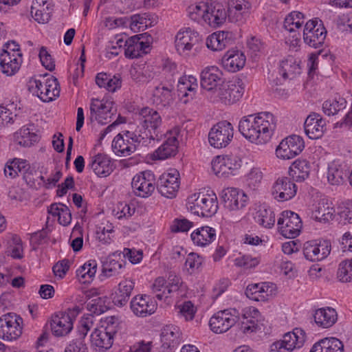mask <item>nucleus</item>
Returning <instances> with one entry per match:
<instances>
[{
    "instance_id": "0eeeda50",
    "label": "nucleus",
    "mask_w": 352,
    "mask_h": 352,
    "mask_svg": "<svg viewBox=\"0 0 352 352\" xmlns=\"http://www.w3.org/2000/svg\"><path fill=\"white\" fill-rule=\"evenodd\" d=\"M234 129L232 124L227 120H223L217 122L210 129L208 141L214 148H225L232 141Z\"/></svg>"
},
{
    "instance_id": "a211bd4d",
    "label": "nucleus",
    "mask_w": 352,
    "mask_h": 352,
    "mask_svg": "<svg viewBox=\"0 0 352 352\" xmlns=\"http://www.w3.org/2000/svg\"><path fill=\"white\" fill-rule=\"evenodd\" d=\"M241 163V160L236 156L219 155L212 160L211 164L212 171L217 177H226L234 175L233 172L240 168Z\"/></svg>"
},
{
    "instance_id": "9d476101",
    "label": "nucleus",
    "mask_w": 352,
    "mask_h": 352,
    "mask_svg": "<svg viewBox=\"0 0 352 352\" xmlns=\"http://www.w3.org/2000/svg\"><path fill=\"white\" fill-rule=\"evenodd\" d=\"M245 91V85L239 77L234 78L219 87L217 92L221 101L226 104H233L240 100Z\"/></svg>"
},
{
    "instance_id": "37998d69",
    "label": "nucleus",
    "mask_w": 352,
    "mask_h": 352,
    "mask_svg": "<svg viewBox=\"0 0 352 352\" xmlns=\"http://www.w3.org/2000/svg\"><path fill=\"white\" fill-rule=\"evenodd\" d=\"M206 0L192 4L188 8V14L191 20L200 23L206 19Z\"/></svg>"
},
{
    "instance_id": "aec40b11",
    "label": "nucleus",
    "mask_w": 352,
    "mask_h": 352,
    "mask_svg": "<svg viewBox=\"0 0 352 352\" xmlns=\"http://www.w3.org/2000/svg\"><path fill=\"white\" fill-rule=\"evenodd\" d=\"M161 352H173L182 341L180 329L173 324L166 325L161 331Z\"/></svg>"
},
{
    "instance_id": "f03ea898",
    "label": "nucleus",
    "mask_w": 352,
    "mask_h": 352,
    "mask_svg": "<svg viewBox=\"0 0 352 352\" xmlns=\"http://www.w3.org/2000/svg\"><path fill=\"white\" fill-rule=\"evenodd\" d=\"M103 324L96 329L91 335V342L98 352L109 349L113 342L114 336L120 329L119 318L114 316L106 317Z\"/></svg>"
},
{
    "instance_id": "8fccbe9b",
    "label": "nucleus",
    "mask_w": 352,
    "mask_h": 352,
    "mask_svg": "<svg viewBox=\"0 0 352 352\" xmlns=\"http://www.w3.org/2000/svg\"><path fill=\"white\" fill-rule=\"evenodd\" d=\"M12 109H16L14 102L7 104L6 107L0 106V125L4 126L13 122V119L16 116V113H12Z\"/></svg>"
},
{
    "instance_id": "0e129e2a",
    "label": "nucleus",
    "mask_w": 352,
    "mask_h": 352,
    "mask_svg": "<svg viewBox=\"0 0 352 352\" xmlns=\"http://www.w3.org/2000/svg\"><path fill=\"white\" fill-rule=\"evenodd\" d=\"M60 206V213L58 217V221L60 225L63 226H67L71 223L72 213L70 210L66 205L61 204Z\"/></svg>"
},
{
    "instance_id": "a19ab883",
    "label": "nucleus",
    "mask_w": 352,
    "mask_h": 352,
    "mask_svg": "<svg viewBox=\"0 0 352 352\" xmlns=\"http://www.w3.org/2000/svg\"><path fill=\"white\" fill-rule=\"evenodd\" d=\"M254 219L260 226L271 228L275 223V214L270 208L263 206L256 212Z\"/></svg>"
},
{
    "instance_id": "473e14b6",
    "label": "nucleus",
    "mask_w": 352,
    "mask_h": 352,
    "mask_svg": "<svg viewBox=\"0 0 352 352\" xmlns=\"http://www.w3.org/2000/svg\"><path fill=\"white\" fill-rule=\"evenodd\" d=\"M174 86L162 82L155 87L153 91V102L157 105L166 107L173 101Z\"/></svg>"
},
{
    "instance_id": "774afa93",
    "label": "nucleus",
    "mask_w": 352,
    "mask_h": 352,
    "mask_svg": "<svg viewBox=\"0 0 352 352\" xmlns=\"http://www.w3.org/2000/svg\"><path fill=\"white\" fill-rule=\"evenodd\" d=\"M181 285L180 278L175 274H170L168 278V285L165 287L167 294L177 292Z\"/></svg>"
},
{
    "instance_id": "c9c22d12",
    "label": "nucleus",
    "mask_w": 352,
    "mask_h": 352,
    "mask_svg": "<svg viewBox=\"0 0 352 352\" xmlns=\"http://www.w3.org/2000/svg\"><path fill=\"white\" fill-rule=\"evenodd\" d=\"M311 166L308 161L297 160L290 166L289 175L294 181L302 182L308 178Z\"/></svg>"
},
{
    "instance_id": "72a5a7b5",
    "label": "nucleus",
    "mask_w": 352,
    "mask_h": 352,
    "mask_svg": "<svg viewBox=\"0 0 352 352\" xmlns=\"http://www.w3.org/2000/svg\"><path fill=\"white\" fill-rule=\"evenodd\" d=\"M314 319L318 327L327 329L336 322L338 314L335 309L327 307L316 309L314 314Z\"/></svg>"
},
{
    "instance_id": "c03bdc74",
    "label": "nucleus",
    "mask_w": 352,
    "mask_h": 352,
    "mask_svg": "<svg viewBox=\"0 0 352 352\" xmlns=\"http://www.w3.org/2000/svg\"><path fill=\"white\" fill-rule=\"evenodd\" d=\"M251 8V4L249 1L245 0H235L233 2L231 8H229L228 16L232 19V14L233 12L236 15L234 20L236 21H240L243 14L248 12ZM234 21V19H232Z\"/></svg>"
},
{
    "instance_id": "de8ad7c7",
    "label": "nucleus",
    "mask_w": 352,
    "mask_h": 352,
    "mask_svg": "<svg viewBox=\"0 0 352 352\" xmlns=\"http://www.w3.org/2000/svg\"><path fill=\"white\" fill-rule=\"evenodd\" d=\"M20 138H18L19 144L29 147L39 140L38 135L28 127H22L19 131Z\"/></svg>"
},
{
    "instance_id": "13d9d810",
    "label": "nucleus",
    "mask_w": 352,
    "mask_h": 352,
    "mask_svg": "<svg viewBox=\"0 0 352 352\" xmlns=\"http://www.w3.org/2000/svg\"><path fill=\"white\" fill-rule=\"evenodd\" d=\"M235 265L239 267H243L245 268L254 267L258 264V261L256 258H252L250 256L244 255L241 257L235 259Z\"/></svg>"
},
{
    "instance_id": "1a4fd4ad",
    "label": "nucleus",
    "mask_w": 352,
    "mask_h": 352,
    "mask_svg": "<svg viewBox=\"0 0 352 352\" xmlns=\"http://www.w3.org/2000/svg\"><path fill=\"white\" fill-rule=\"evenodd\" d=\"M305 337L303 329L295 328L292 332L285 333L283 340L274 342L270 346V352H291L303 345Z\"/></svg>"
},
{
    "instance_id": "393cba45",
    "label": "nucleus",
    "mask_w": 352,
    "mask_h": 352,
    "mask_svg": "<svg viewBox=\"0 0 352 352\" xmlns=\"http://www.w3.org/2000/svg\"><path fill=\"white\" fill-rule=\"evenodd\" d=\"M275 287L274 284L269 283L249 285L246 288L245 295L252 300L265 302L274 294Z\"/></svg>"
},
{
    "instance_id": "b1692460",
    "label": "nucleus",
    "mask_w": 352,
    "mask_h": 352,
    "mask_svg": "<svg viewBox=\"0 0 352 352\" xmlns=\"http://www.w3.org/2000/svg\"><path fill=\"white\" fill-rule=\"evenodd\" d=\"M223 82V73L217 67H206L201 74V86L206 90L217 92Z\"/></svg>"
},
{
    "instance_id": "c756f323",
    "label": "nucleus",
    "mask_w": 352,
    "mask_h": 352,
    "mask_svg": "<svg viewBox=\"0 0 352 352\" xmlns=\"http://www.w3.org/2000/svg\"><path fill=\"white\" fill-rule=\"evenodd\" d=\"M132 312L138 317H146L155 311L156 306L146 295H137L130 302Z\"/></svg>"
},
{
    "instance_id": "20e7f679",
    "label": "nucleus",
    "mask_w": 352,
    "mask_h": 352,
    "mask_svg": "<svg viewBox=\"0 0 352 352\" xmlns=\"http://www.w3.org/2000/svg\"><path fill=\"white\" fill-rule=\"evenodd\" d=\"M139 121L146 140H160L163 135L162 120L160 113L149 107L142 108L139 111Z\"/></svg>"
},
{
    "instance_id": "e2e57ef3",
    "label": "nucleus",
    "mask_w": 352,
    "mask_h": 352,
    "mask_svg": "<svg viewBox=\"0 0 352 352\" xmlns=\"http://www.w3.org/2000/svg\"><path fill=\"white\" fill-rule=\"evenodd\" d=\"M203 263V258L195 252L190 253L186 260L185 265L190 269H198Z\"/></svg>"
},
{
    "instance_id": "f257e3e1",
    "label": "nucleus",
    "mask_w": 352,
    "mask_h": 352,
    "mask_svg": "<svg viewBox=\"0 0 352 352\" xmlns=\"http://www.w3.org/2000/svg\"><path fill=\"white\" fill-rule=\"evenodd\" d=\"M275 128L274 116L269 112L244 116L239 124V131L244 138L259 144L269 141Z\"/></svg>"
},
{
    "instance_id": "f704fd0d",
    "label": "nucleus",
    "mask_w": 352,
    "mask_h": 352,
    "mask_svg": "<svg viewBox=\"0 0 352 352\" xmlns=\"http://www.w3.org/2000/svg\"><path fill=\"white\" fill-rule=\"evenodd\" d=\"M231 36V33L228 32H214L207 38L206 45L213 51H221L226 46L232 44Z\"/></svg>"
},
{
    "instance_id": "4be33fe9",
    "label": "nucleus",
    "mask_w": 352,
    "mask_h": 352,
    "mask_svg": "<svg viewBox=\"0 0 352 352\" xmlns=\"http://www.w3.org/2000/svg\"><path fill=\"white\" fill-rule=\"evenodd\" d=\"M296 185L288 177L278 178L272 189V195L278 201H285L292 199L296 195Z\"/></svg>"
},
{
    "instance_id": "6ab92c4d",
    "label": "nucleus",
    "mask_w": 352,
    "mask_h": 352,
    "mask_svg": "<svg viewBox=\"0 0 352 352\" xmlns=\"http://www.w3.org/2000/svg\"><path fill=\"white\" fill-rule=\"evenodd\" d=\"M201 41L202 38L199 34L188 28L184 31H180L177 34L175 41V48L179 54H188L194 47L197 49Z\"/></svg>"
},
{
    "instance_id": "bf43d9fd",
    "label": "nucleus",
    "mask_w": 352,
    "mask_h": 352,
    "mask_svg": "<svg viewBox=\"0 0 352 352\" xmlns=\"http://www.w3.org/2000/svg\"><path fill=\"white\" fill-rule=\"evenodd\" d=\"M191 85L186 80H182V77L178 81V91L182 97H190L192 99L195 96V91L191 90Z\"/></svg>"
},
{
    "instance_id": "09e8293b",
    "label": "nucleus",
    "mask_w": 352,
    "mask_h": 352,
    "mask_svg": "<svg viewBox=\"0 0 352 352\" xmlns=\"http://www.w3.org/2000/svg\"><path fill=\"white\" fill-rule=\"evenodd\" d=\"M337 278L342 283L352 281V258L344 260L339 264Z\"/></svg>"
},
{
    "instance_id": "39448f33",
    "label": "nucleus",
    "mask_w": 352,
    "mask_h": 352,
    "mask_svg": "<svg viewBox=\"0 0 352 352\" xmlns=\"http://www.w3.org/2000/svg\"><path fill=\"white\" fill-rule=\"evenodd\" d=\"M80 312V308L76 306L68 309L65 312H59L52 317L50 322L52 334L56 337L67 335L73 329V321Z\"/></svg>"
},
{
    "instance_id": "e433bc0d",
    "label": "nucleus",
    "mask_w": 352,
    "mask_h": 352,
    "mask_svg": "<svg viewBox=\"0 0 352 352\" xmlns=\"http://www.w3.org/2000/svg\"><path fill=\"white\" fill-rule=\"evenodd\" d=\"M191 239L195 244L205 246L216 239V230L209 226H203L191 234Z\"/></svg>"
},
{
    "instance_id": "4468645a",
    "label": "nucleus",
    "mask_w": 352,
    "mask_h": 352,
    "mask_svg": "<svg viewBox=\"0 0 352 352\" xmlns=\"http://www.w3.org/2000/svg\"><path fill=\"white\" fill-rule=\"evenodd\" d=\"M305 148L304 141L293 135L283 140L276 149V156L282 160H290L299 155Z\"/></svg>"
},
{
    "instance_id": "4d7b16f0",
    "label": "nucleus",
    "mask_w": 352,
    "mask_h": 352,
    "mask_svg": "<svg viewBox=\"0 0 352 352\" xmlns=\"http://www.w3.org/2000/svg\"><path fill=\"white\" fill-rule=\"evenodd\" d=\"M69 269V261L63 259L56 263L52 267L55 276L63 278Z\"/></svg>"
},
{
    "instance_id": "603ef678",
    "label": "nucleus",
    "mask_w": 352,
    "mask_h": 352,
    "mask_svg": "<svg viewBox=\"0 0 352 352\" xmlns=\"http://www.w3.org/2000/svg\"><path fill=\"white\" fill-rule=\"evenodd\" d=\"M45 83L48 89L47 94H50V98H51L52 100H54L56 97L59 96L60 85L56 78L51 76L50 77L45 79Z\"/></svg>"
},
{
    "instance_id": "a878e982",
    "label": "nucleus",
    "mask_w": 352,
    "mask_h": 352,
    "mask_svg": "<svg viewBox=\"0 0 352 352\" xmlns=\"http://www.w3.org/2000/svg\"><path fill=\"white\" fill-rule=\"evenodd\" d=\"M326 122L316 113H311L305 120L304 129L306 135L312 140L320 138L325 129Z\"/></svg>"
},
{
    "instance_id": "cd10ccee",
    "label": "nucleus",
    "mask_w": 352,
    "mask_h": 352,
    "mask_svg": "<svg viewBox=\"0 0 352 352\" xmlns=\"http://www.w3.org/2000/svg\"><path fill=\"white\" fill-rule=\"evenodd\" d=\"M22 53L3 51L0 54V66L2 72L8 76L14 74L20 68L22 63Z\"/></svg>"
},
{
    "instance_id": "f8f14e48",
    "label": "nucleus",
    "mask_w": 352,
    "mask_h": 352,
    "mask_svg": "<svg viewBox=\"0 0 352 352\" xmlns=\"http://www.w3.org/2000/svg\"><path fill=\"white\" fill-rule=\"evenodd\" d=\"M277 224L280 234L289 239L297 236L302 228V221L299 216L290 210H285L281 212Z\"/></svg>"
},
{
    "instance_id": "ea45409f",
    "label": "nucleus",
    "mask_w": 352,
    "mask_h": 352,
    "mask_svg": "<svg viewBox=\"0 0 352 352\" xmlns=\"http://www.w3.org/2000/svg\"><path fill=\"white\" fill-rule=\"evenodd\" d=\"M177 139L171 136L155 151L154 156L158 160H165L176 155L177 152Z\"/></svg>"
},
{
    "instance_id": "864d4df0",
    "label": "nucleus",
    "mask_w": 352,
    "mask_h": 352,
    "mask_svg": "<svg viewBox=\"0 0 352 352\" xmlns=\"http://www.w3.org/2000/svg\"><path fill=\"white\" fill-rule=\"evenodd\" d=\"M42 65L49 71L52 72L55 69L54 60L48 53L45 47H41L38 54Z\"/></svg>"
},
{
    "instance_id": "dca6fc26",
    "label": "nucleus",
    "mask_w": 352,
    "mask_h": 352,
    "mask_svg": "<svg viewBox=\"0 0 352 352\" xmlns=\"http://www.w3.org/2000/svg\"><path fill=\"white\" fill-rule=\"evenodd\" d=\"M135 195L143 198L148 197L155 188V177L151 170H146L135 175L131 182Z\"/></svg>"
},
{
    "instance_id": "2eb2a0df",
    "label": "nucleus",
    "mask_w": 352,
    "mask_h": 352,
    "mask_svg": "<svg viewBox=\"0 0 352 352\" xmlns=\"http://www.w3.org/2000/svg\"><path fill=\"white\" fill-rule=\"evenodd\" d=\"M205 23L213 28L221 27L228 16V10L222 3L206 0Z\"/></svg>"
},
{
    "instance_id": "423d86ee",
    "label": "nucleus",
    "mask_w": 352,
    "mask_h": 352,
    "mask_svg": "<svg viewBox=\"0 0 352 352\" xmlns=\"http://www.w3.org/2000/svg\"><path fill=\"white\" fill-rule=\"evenodd\" d=\"M239 320V312L236 309H226L219 311L210 319V329L215 333L228 331Z\"/></svg>"
},
{
    "instance_id": "7ed1b4c3",
    "label": "nucleus",
    "mask_w": 352,
    "mask_h": 352,
    "mask_svg": "<svg viewBox=\"0 0 352 352\" xmlns=\"http://www.w3.org/2000/svg\"><path fill=\"white\" fill-rule=\"evenodd\" d=\"M187 208L192 214L201 217H212L218 210L219 205L216 194L195 193L188 197Z\"/></svg>"
},
{
    "instance_id": "6e6552de",
    "label": "nucleus",
    "mask_w": 352,
    "mask_h": 352,
    "mask_svg": "<svg viewBox=\"0 0 352 352\" xmlns=\"http://www.w3.org/2000/svg\"><path fill=\"white\" fill-rule=\"evenodd\" d=\"M113 105L114 102L111 99L92 98L90 103V120H96L101 124L111 122L112 116L116 112Z\"/></svg>"
},
{
    "instance_id": "412c9836",
    "label": "nucleus",
    "mask_w": 352,
    "mask_h": 352,
    "mask_svg": "<svg viewBox=\"0 0 352 352\" xmlns=\"http://www.w3.org/2000/svg\"><path fill=\"white\" fill-rule=\"evenodd\" d=\"M220 197L223 201L225 208L230 210H239L243 208L248 202V196L243 191L235 188L223 189Z\"/></svg>"
},
{
    "instance_id": "3c124183",
    "label": "nucleus",
    "mask_w": 352,
    "mask_h": 352,
    "mask_svg": "<svg viewBox=\"0 0 352 352\" xmlns=\"http://www.w3.org/2000/svg\"><path fill=\"white\" fill-rule=\"evenodd\" d=\"M193 226V223L185 218L175 219L170 226L172 232H188Z\"/></svg>"
},
{
    "instance_id": "79ce46f5",
    "label": "nucleus",
    "mask_w": 352,
    "mask_h": 352,
    "mask_svg": "<svg viewBox=\"0 0 352 352\" xmlns=\"http://www.w3.org/2000/svg\"><path fill=\"white\" fill-rule=\"evenodd\" d=\"M97 270V263L95 260L85 263L76 270V276L82 283H89L92 281Z\"/></svg>"
},
{
    "instance_id": "6e6d98bb",
    "label": "nucleus",
    "mask_w": 352,
    "mask_h": 352,
    "mask_svg": "<svg viewBox=\"0 0 352 352\" xmlns=\"http://www.w3.org/2000/svg\"><path fill=\"white\" fill-rule=\"evenodd\" d=\"M324 347L329 348V352H344V344L336 338H329V340H325Z\"/></svg>"
},
{
    "instance_id": "4c0bfd02",
    "label": "nucleus",
    "mask_w": 352,
    "mask_h": 352,
    "mask_svg": "<svg viewBox=\"0 0 352 352\" xmlns=\"http://www.w3.org/2000/svg\"><path fill=\"white\" fill-rule=\"evenodd\" d=\"M138 144L133 142H126L124 135L118 134L112 142V148L114 153L120 156H129L136 150Z\"/></svg>"
},
{
    "instance_id": "680f3d73",
    "label": "nucleus",
    "mask_w": 352,
    "mask_h": 352,
    "mask_svg": "<svg viewBox=\"0 0 352 352\" xmlns=\"http://www.w3.org/2000/svg\"><path fill=\"white\" fill-rule=\"evenodd\" d=\"M294 17L299 21H303L304 14L302 12L294 11L289 14L284 21V28L290 32H295L294 28L290 27V24L294 23Z\"/></svg>"
},
{
    "instance_id": "58836bf2",
    "label": "nucleus",
    "mask_w": 352,
    "mask_h": 352,
    "mask_svg": "<svg viewBox=\"0 0 352 352\" xmlns=\"http://www.w3.org/2000/svg\"><path fill=\"white\" fill-rule=\"evenodd\" d=\"M138 36H139L135 35L125 41L124 54L126 57L135 58L148 53V50H145L143 43H140V38Z\"/></svg>"
},
{
    "instance_id": "5fc2aeb1",
    "label": "nucleus",
    "mask_w": 352,
    "mask_h": 352,
    "mask_svg": "<svg viewBox=\"0 0 352 352\" xmlns=\"http://www.w3.org/2000/svg\"><path fill=\"white\" fill-rule=\"evenodd\" d=\"M240 325V329L244 333L254 332L258 327L257 320L252 318H248L245 315L243 316V320L241 322Z\"/></svg>"
},
{
    "instance_id": "ddd939ff",
    "label": "nucleus",
    "mask_w": 352,
    "mask_h": 352,
    "mask_svg": "<svg viewBox=\"0 0 352 352\" xmlns=\"http://www.w3.org/2000/svg\"><path fill=\"white\" fill-rule=\"evenodd\" d=\"M22 318L12 313L0 317V338L6 340L17 339L22 333Z\"/></svg>"
},
{
    "instance_id": "7c9ffc66",
    "label": "nucleus",
    "mask_w": 352,
    "mask_h": 352,
    "mask_svg": "<svg viewBox=\"0 0 352 352\" xmlns=\"http://www.w3.org/2000/svg\"><path fill=\"white\" fill-rule=\"evenodd\" d=\"M134 285L133 280L128 279L121 281L118 284V288L112 294L113 302L116 306L122 307L127 304Z\"/></svg>"
},
{
    "instance_id": "49530a36",
    "label": "nucleus",
    "mask_w": 352,
    "mask_h": 352,
    "mask_svg": "<svg viewBox=\"0 0 352 352\" xmlns=\"http://www.w3.org/2000/svg\"><path fill=\"white\" fill-rule=\"evenodd\" d=\"M338 215L339 223H352V201L347 200L340 204L338 207Z\"/></svg>"
},
{
    "instance_id": "9b49d317",
    "label": "nucleus",
    "mask_w": 352,
    "mask_h": 352,
    "mask_svg": "<svg viewBox=\"0 0 352 352\" xmlns=\"http://www.w3.org/2000/svg\"><path fill=\"white\" fill-rule=\"evenodd\" d=\"M327 31L321 20L317 18L307 21L303 30V39L310 47L318 48L324 42Z\"/></svg>"
},
{
    "instance_id": "338daca9",
    "label": "nucleus",
    "mask_w": 352,
    "mask_h": 352,
    "mask_svg": "<svg viewBox=\"0 0 352 352\" xmlns=\"http://www.w3.org/2000/svg\"><path fill=\"white\" fill-rule=\"evenodd\" d=\"M179 312L186 320H192L195 314L193 304L190 301L184 302L180 308Z\"/></svg>"
},
{
    "instance_id": "5701e85b",
    "label": "nucleus",
    "mask_w": 352,
    "mask_h": 352,
    "mask_svg": "<svg viewBox=\"0 0 352 352\" xmlns=\"http://www.w3.org/2000/svg\"><path fill=\"white\" fill-rule=\"evenodd\" d=\"M179 186V173L172 170L170 173L162 175L157 184L158 192L167 198H173Z\"/></svg>"
},
{
    "instance_id": "c85d7f7f",
    "label": "nucleus",
    "mask_w": 352,
    "mask_h": 352,
    "mask_svg": "<svg viewBox=\"0 0 352 352\" xmlns=\"http://www.w3.org/2000/svg\"><path fill=\"white\" fill-rule=\"evenodd\" d=\"M87 168L91 169L99 177H107L113 170V165L107 155L98 153L91 158Z\"/></svg>"
},
{
    "instance_id": "2f4dec72",
    "label": "nucleus",
    "mask_w": 352,
    "mask_h": 352,
    "mask_svg": "<svg viewBox=\"0 0 352 352\" xmlns=\"http://www.w3.org/2000/svg\"><path fill=\"white\" fill-rule=\"evenodd\" d=\"M245 56L239 50H229L222 58L223 67L229 72H235L242 69L245 63Z\"/></svg>"
},
{
    "instance_id": "f3484780",
    "label": "nucleus",
    "mask_w": 352,
    "mask_h": 352,
    "mask_svg": "<svg viewBox=\"0 0 352 352\" xmlns=\"http://www.w3.org/2000/svg\"><path fill=\"white\" fill-rule=\"evenodd\" d=\"M303 254L307 260L312 262L326 258L331 252V243L327 240H311L303 245Z\"/></svg>"
},
{
    "instance_id": "a18cd8bd",
    "label": "nucleus",
    "mask_w": 352,
    "mask_h": 352,
    "mask_svg": "<svg viewBox=\"0 0 352 352\" xmlns=\"http://www.w3.org/2000/svg\"><path fill=\"white\" fill-rule=\"evenodd\" d=\"M346 100L344 98L339 97L338 99L327 100L322 104L323 112L327 116H333L340 110L346 107Z\"/></svg>"
},
{
    "instance_id": "69168bd1",
    "label": "nucleus",
    "mask_w": 352,
    "mask_h": 352,
    "mask_svg": "<svg viewBox=\"0 0 352 352\" xmlns=\"http://www.w3.org/2000/svg\"><path fill=\"white\" fill-rule=\"evenodd\" d=\"M140 133L137 135L134 132H131L129 131H123L122 134L124 135V140L126 142H133L138 144H140L141 142L144 144L146 142V140L144 138V135L142 133V130L140 131Z\"/></svg>"
},
{
    "instance_id": "052dcab7",
    "label": "nucleus",
    "mask_w": 352,
    "mask_h": 352,
    "mask_svg": "<svg viewBox=\"0 0 352 352\" xmlns=\"http://www.w3.org/2000/svg\"><path fill=\"white\" fill-rule=\"evenodd\" d=\"M65 352H87V346L84 340L75 338L66 347Z\"/></svg>"
},
{
    "instance_id": "bb28decb",
    "label": "nucleus",
    "mask_w": 352,
    "mask_h": 352,
    "mask_svg": "<svg viewBox=\"0 0 352 352\" xmlns=\"http://www.w3.org/2000/svg\"><path fill=\"white\" fill-rule=\"evenodd\" d=\"M350 167L345 162L333 161L328 168L327 179L332 185L342 184L348 177Z\"/></svg>"
}]
</instances>
